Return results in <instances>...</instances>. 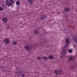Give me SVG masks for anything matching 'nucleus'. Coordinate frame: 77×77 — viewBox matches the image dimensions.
Masks as SVG:
<instances>
[{
	"label": "nucleus",
	"instance_id": "obj_1",
	"mask_svg": "<svg viewBox=\"0 0 77 77\" xmlns=\"http://www.w3.org/2000/svg\"><path fill=\"white\" fill-rule=\"evenodd\" d=\"M15 0H6V3L7 6H11L15 2Z\"/></svg>",
	"mask_w": 77,
	"mask_h": 77
},
{
	"label": "nucleus",
	"instance_id": "obj_2",
	"mask_svg": "<svg viewBox=\"0 0 77 77\" xmlns=\"http://www.w3.org/2000/svg\"><path fill=\"white\" fill-rule=\"evenodd\" d=\"M5 44H9L10 42V40L8 38H5V39L2 40Z\"/></svg>",
	"mask_w": 77,
	"mask_h": 77
},
{
	"label": "nucleus",
	"instance_id": "obj_3",
	"mask_svg": "<svg viewBox=\"0 0 77 77\" xmlns=\"http://www.w3.org/2000/svg\"><path fill=\"white\" fill-rule=\"evenodd\" d=\"M66 54V49H63V53H62V55L63 57H65Z\"/></svg>",
	"mask_w": 77,
	"mask_h": 77
},
{
	"label": "nucleus",
	"instance_id": "obj_4",
	"mask_svg": "<svg viewBox=\"0 0 77 77\" xmlns=\"http://www.w3.org/2000/svg\"><path fill=\"white\" fill-rule=\"evenodd\" d=\"M69 41L68 38H66V45H65V47H66L68 45V44H69Z\"/></svg>",
	"mask_w": 77,
	"mask_h": 77
},
{
	"label": "nucleus",
	"instance_id": "obj_5",
	"mask_svg": "<svg viewBox=\"0 0 77 77\" xmlns=\"http://www.w3.org/2000/svg\"><path fill=\"white\" fill-rule=\"evenodd\" d=\"M74 58L72 56H70L69 57V59L68 60V61H70L71 60H74Z\"/></svg>",
	"mask_w": 77,
	"mask_h": 77
},
{
	"label": "nucleus",
	"instance_id": "obj_6",
	"mask_svg": "<svg viewBox=\"0 0 77 77\" xmlns=\"http://www.w3.org/2000/svg\"><path fill=\"white\" fill-rule=\"evenodd\" d=\"M64 11L65 12H69L70 11V9L68 8L65 7L64 8Z\"/></svg>",
	"mask_w": 77,
	"mask_h": 77
},
{
	"label": "nucleus",
	"instance_id": "obj_7",
	"mask_svg": "<svg viewBox=\"0 0 77 77\" xmlns=\"http://www.w3.org/2000/svg\"><path fill=\"white\" fill-rule=\"evenodd\" d=\"M2 20L3 22L5 23H7V21H8V19H7V18L6 17L2 18Z\"/></svg>",
	"mask_w": 77,
	"mask_h": 77
},
{
	"label": "nucleus",
	"instance_id": "obj_8",
	"mask_svg": "<svg viewBox=\"0 0 77 77\" xmlns=\"http://www.w3.org/2000/svg\"><path fill=\"white\" fill-rule=\"evenodd\" d=\"M24 48L26 51H29V50H30V48L28 45L26 46Z\"/></svg>",
	"mask_w": 77,
	"mask_h": 77
},
{
	"label": "nucleus",
	"instance_id": "obj_9",
	"mask_svg": "<svg viewBox=\"0 0 77 77\" xmlns=\"http://www.w3.org/2000/svg\"><path fill=\"white\" fill-rule=\"evenodd\" d=\"M45 15H42L41 16L40 19L42 20H44L45 18Z\"/></svg>",
	"mask_w": 77,
	"mask_h": 77
},
{
	"label": "nucleus",
	"instance_id": "obj_10",
	"mask_svg": "<svg viewBox=\"0 0 77 77\" xmlns=\"http://www.w3.org/2000/svg\"><path fill=\"white\" fill-rule=\"evenodd\" d=\"M34 32L35 33V34L36 35H37L38 34H39V32L38 31V30H35Z\"/></svg>",
	"mask_w": 77,
	"mask_h": 77
},
{
	"label": "nucleus",
	"instance_id": "obj_11",
	"mask_svg": "<svg viewBox=\"0 0 77 77\" xmlns=\"http://www.w3.org/2000/svg\"><path fill=\"white\" fill-rule=\"evenodd\" d=\"M73 41L75 42V43H76V44H77V38L74 37L73 38Z\"/></svg>",
	"mask_w": 77,
	"mask_h": 77
},
{
	"label": "nucleus",
	"instance_id": "obj_12",
	"mask_svg": "<svg viewBox=\"0 0 77 77\" xmlns=\"http://www.w3.org/2000/svg\"><path fill=\"white\" fill-rule=\"evenodd\" d=\"M48 59V58H47V57H43V60H47V59Z\"/></svg>",
	"mask_w": 77,
	"mask_h": 77
},
{
	"label": "nucleus",
	"instance_id": "obj_13",
	"mask_svg": "<svg viewBox=\"0 0 77 77\" xmlns=\"http://www.w3.org/2000/svg\"><path fill=\"white\" fill-rule=\"evenodd\" d=\"M54 73L56 74H58V71L57 70H55L54 71Z\"/></svg>",
	"mask_w": 77,
	"mask_h": 77
},
{
	"label": "nucleus",
	"instance_id": "obj_14",
	"mask_svg": "<svg viewBox=\"0 0 77 77\" xmlns=\"http://www.w3.org/2000/svg\"><path fill=\"white\" fill-rule=\"evenodd\" d=\"M13 45H17V43L15 41H14L13 42Z\"/></svg>",
	"mask_w": 77,
	"mask_h": 77
},
{
	"label": "nucleus",
	"instance_id": "obj_15",
	"mask_svg": "<svg viewBox=\"0 0 77 77\" xmlns=\"http://www.w3.org/2000/svg\"><path fill=\"white\" fill-rule=\"evenodd\" d=\"M49 59H53V56L52 55H50L49 56Z\"/></svg>",
	"mask_w": 77,
	"mask_h": 77
},
{
	"label": "nucleus",
	"instance_id": "obj_16",
	"mask_svg": "<svg viewBox=\"0 0 77 77\" xmlns=\"http://www.w3.org/2000/svg\"><path fill=\"white\" fill-rule=\"evenodd\" d=\"M28 3H32V0H28Z\"/></svg>",
	"mask_w": 77,
	"mask_h": 77
},
{
	"label": "nucleus",
	"instance_id": "obj_17",
	"mask_svg": "<svg viewBox=\"0 0 77 77\" xmlns=\"http://www.w3.org/2000/svg\"><path fill=\"white\" fill-rule=\"evenodd\" d=\"M61 73H62V72H61V71H59L58 72V74H59V75H60Z\"/></svg>",
	"mask_w": 77,
	"mask_h": 77
},
{
	"label": "nucleus",
	"instance_id": "obj_18",
	"mask_svg": "<svg viewBox=\"0 0 77 77\" xmlns=\"http://www.w3.org/2000/svg\"><path fill=\"white\" fill-rule=\"evenodd\" d=\"M37 59H38V60H41V59H42V58L41 57H38L37 58Z\"/></svg>",
	"mask_w": 77,
	"mask_h": 77
},
{
	"label": "nucleus",
	"instance_id": "obj_19",
	"mask_svg": "<svg viewBox=\"0 0 77 77\" xmlns=\"http://www.w3.org/2000/svg\"><path fill=\"white\" fill-rule=\"evenodd\" d=\"M74 65H71L70 67V69H73V68H74Z\"/></svg>",
	"mask_w": 77,
	"mask_h": 77
},
{
	"label": "nucleus",
	"instance_id": "obj_20",
	"mask_svg": "<svg viewBox=\"0 0 77 77\" xmlns=\"http://www.w3.org/2000/svg\"><path fill=\"white\" fill-rule=\"evenodd\" d=\"M16 4V5H20V2H19V1L17 2Z\"/></svg>",
	"mask_w": 77,
	"mask_h": 77
},
{
	"label": "nucleus",
	"instance_id": "obj_21",
	"mask_svg": "<svg viewBox=\"0 0 77 77\" xmlns=\"http://www.w3.org/2000/svg\"><path fill=\"white\" fill-rule=\"evenodd\" d=\"M2 6V8H5V4H3Z\"/></svg>",
	"mask_w": 77,
	"mask_h": 77
},
{
	"label": "nucleus",
	"instance_id": "obj_22",
	"mask_svg": "<svg viewBox=\"0 0 77 77\" xmlns=\"http://www.w3.org/2000/svg\"><path fill=\"white\" fill-rule=\"evenodd\" d=\"M72 51V50L70 49L68 50L69 53H71Z\"/></svg>",
	"mask_w": 77,
	"mask_h": 77
},
{
	"label": "nucleus",
	"instance_id": "obj_23",
	"mask_svg": "<svg viewBox=\"0 0 77 77\" xmlns=\"http://www.w3.org/2000/svg\"><path fill=\"white\" fill-rule=\"evenodd\" d=\"M21 77H25V75L24 74H22Z\"/></svg>",
	"mask_w": 77,
	"mask_h": 77
},
{
	"label": "nucleus",
	"instance_id": "obj_24",
	"mask_svg": "<svg viewBox=\"0 0 77 77\" xmlns=\"http://www.w3.org/2000/svg\"><path fill=\"white\" fill-rule=\"evenodd\" d=\"M0 11H2L3 10V8L2 7H0Z\"/></svg>",
	"mask_w": 77,
	"mask_h": 77
}]
</instances>
